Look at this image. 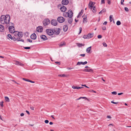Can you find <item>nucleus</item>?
<instances>
[{"label": "nucleus", "mask_w": 131, "mask_h": 131, "mask_svg": "<svg viewBox=\"0 0 131 131\" xmlns=\"http://www.w3.org/2000/svg\"><path fill=\"white\" fill-rule=\"evenodd\" d=\"M17 41H21L23 42H24V40L20 38H17Z\"/></svg>", "instance_id": "26"}, {"label": "nucleus", "mask_w": 131, "mask_h": 131, "mask_svg": "<svg viewBox=\"0 0 131 131\" xmlns=\"http://www.w3.org/2000/svg\"><path fill=\"white\" fill-rule=\"evenodd\" d=\"M69 18L68 19V23L69 24H71L72 23L73 19L72 17H69Z\"/></svg>", "instance_id": "22"}, {"label": "nucleus", "mask_w": 131, "mask_h": 131, "mask_svg": "<svg viewBox=\"0 0 131 131\" xmlns=\"http://www.w3.org/2000/svg\"><path fill=\"white\" fill-rule=\"evenodd\" d=\"M30 108L31 110H34V108L33 107H30Z\"/></svg>", "instance_id": "60"}, {"label": "nucleus", "mask_w": 131, "mask_h": 131, "mask_svg": "<svg viewBox=\"0 0 131 131\" xmlns=\"http://www.w3.org/2000/svg\"><path fill=\"white\" fill-rule=\"evenodd\" d=\"M53 34L58 35L60 33V29L58 28H56L53 29Z\"/></svg>", "instance_id": "2"}, {"label": "nucleus", "mask_w": 131, "mask_h": 131, "mask_svg": "<svg viewBox=\"0 0 131 131\" xmlns=\"http://www.w3.org/2000/svg\"><path fill=\"white\" fill-rule=\"evenodd\" d=\"M121 24V23L119 21H118L116 22V24L117 25H119Z\"/></svg>", "instance_id": "34"}, {"label": "nucleus", "mask_w": 131, "mask_h": 131, "mask_svg": "<svg viewBox=\"0 0 131 131\" xmlns=\"http://www.w3.org/2000/svg\"><path fill=\"white\" fill-rule=\"evenodd\" d=\"M58 76L64 77H66V75L64 74H59L58 75Z\"/></svg>", "instance_id": "29"}, {"label": "nucleus", "mask_w": 131, "mask_h": 131, "mask_svg": "<svg viewBox=\"0 0 131 131\" xmlns=\"http://www.w3.org/2000/svg\"><path fill=\"white\" fill-rule=\"evenodd\" d=\"M107 118H111V116L109 115L107 116Z\"/></svg>", "instance_id": "61"}, {"label": "nucleus", "mask_w": 131, "mask_h": 131, "mask_svg": "<svg viewBox=\"0 0 131 131\" xmlns=\"http://www.w3.org/2000/svg\"><path fill=\"white\" fill-rule=\"evenodd\" d=\"M30 38L33 39H35L36 38V36L35 33H33L30 36Z\"/></svg>", "instance_id": "13"}, {"label": "nucleus", "mask_w": 131, "mask_h": 131, "mask_svg": "<svg viewBox=\"0 0 131 131\" xmlns=\"http://www.w3.org/2000/svg\"><path fill=\"white\" fill-rule=\"evenodd\" d=\"M64 18L62 17H59L57 18L58 21L61 23H63L64 21Z\"/></svg>", "instance_id": "6"}, {"label": "nucleus", "mask_w": 131, "mask_h": 131, "mask_svg": "<svg viewBox=\"0 0 131 131\" xmlns=\"http://www.w3.org/2000/svg\"><path fill=\"white\" fill-rule=\"evenodd\" d=\"M80 56H81L84 57L85 56V54H80Z\"/></svg>", "instance_id": "55"}, {"label": "nucleus", "mask_w": 131, "mask_h": 131, "mask_svg": "<svg viewBox=\"0 0 131 131\" xmlns=\"http://www.w3.org/2000/svg\"><path fill=\"white\" fill-rule=\"evenodd\" d=\"M82 28L81 27H80L79 28V30H80V32H79V34H80L81 32L82 31Z\"/></svg>", "instance_id": "45"}, {"label": "nucleus", "mask_w": 131, "mask_h": 131, "mask_svg": "<svg viewBox=\"0 0 131 131\" xmlns=\"http://www.w3.org/2000/svg\"><path fill=\"white\" fill-rule=\"evenodd\" d=\"M83 23H86L87 21V19L86 18V17L85 18H83Z\"/></svg>", "instance_id": "28"}, {"label": "nucleus", "mask_w": 131, "mask_h": 131, "mask_svg": "<svg viewBox=\"0 0 131 131\" xmlns=\"http://www.w3.org/2000/svg\"><path fill=\"white\" fill-rule=\"evenodd\" d=\"M29 82H30L31 83H35V82L34 81H33L31 80H30L29 81Z\"/></svg>", "instance_id": "63"}, {"label": "nucleus", "mask_w": 131, "mask_h": 131, "mask_svg": "<svg viewBox=\"0 0 131 131\" xmlns=\"http://www.w3.org/2000/svg\"><path fill=\"white\" fill-rule=\"evenodd\" d=\"M124 0H121V4L122 5H124L123 2H124Z\"/></svg>", "instance_id": "40"}, {"label": "nucleus", "mask_w": 131, "mask_h": 131, "mask_svg": "<svg viewBox=\"0 0 131 131\" xmlns=\"http://www.w3.org/2000/svg\"><path fill=\"white\" fill-rule=\"evenodd\" d=\"M69 1L68 0H62V3L63 5H67L68 4Z\"/></svg>", "instance_id": "12"}, {"label": "nucleus", "mask_w": 131, "mask_h": 131, "mask_svg": "<svg viewBox=\"0 0 131 131\" xmlns=\"http://www.w3.org/2000/svg\"><path fill=\"white\" fill-rule=\"evenodd\" d=\"M46 32L48 35L50 36L52 35L53 34V29H47L46 30Z\"/></svg>", "instance_id": "4"}, {"label": "nucleus", "mask_w": 131, "mask_h": 131, "mask_svg": "<svg viewBox=\"0 0 131 131\" xmlns=\"http://www.w3.org/2000/svg\"><path fill=\"white\" fill-rule=\"evenodd\" d=\"M12 39H13L14 41H16V40H17V38H16L15 37H14L13 36V37H12Z\"/></svg>", "instance_id": "37"}, {"label": "nucleus", "mask_w": 131, "mask_h": 131, "mask_svg": "<svg viewBox=\"0 0 131 131\" xmlns=\"http://www.w3.org/2000/svg\"><path fill=\"white\" fill-rule=\"evenodd\" d=\"M20 115L21 116H23L24 115V113H22L20 114Z\"/></svg>", "instance_id": "62"}, {"label": "nucleus", "mask_w": 131, "mask_h": 131, "mask_svg": "<svg viewBox=\"0 0 131 131\" xmlns=\"http://www.w3.org/2000/svg\"><path fill=\"white\" fill-rule=\"evenodd\" d=\"M125 10L126 11L128 12L129 11V10L128 8L126 7H125L124 8Z\"/></svg>", "instance_id": "43"}, {"label": "nucleus", "mask_w": 131, "mask_h": 131, "mask_svg": "<svg viewBox=\"0 0 131 131\" xmlns=\"http://www.w3.org/2000/svg\"><path fill=\"white\" fill-rule=\"evenodd\" d=\"M91 47L90 46L88 48L86 49V52L88 53H91V52H90L91 49Z\"/></svg>", "instance_id": "19"}, {"label": "nucleus", "mask_w": 131, "mask_h": 131, "mask_svg": "<svg viewBox=\"0 0 131 131\" xmlns=\"http://www.w3.org/2000/svg\"><path fill=\"white\" fill-rule=\"evenodd\" d=\"M91 9L93 13H95L96 12V9L95 6L93 7L92 9Z\"/></svg>", "instance_id": "25"}, {"label": "nucleus", "mask_w": 131, "mask_h": 131, "mask_svg": "<svg viewBox=\"0 0 131 131\" xmlns=\"http://www.w3.org/2000/svg\"><path fill=\"white\" fill-rule=\"evenodd\" d=\"M111 102V103H113V104H117L118 103V102H113V101H112Z\"/></svg>", "instance_id": "52"}, {"label": "nucleus", "mask_w": 131, "mask_h": 131, "mask_svg": "<svg viewBox=\"0 0 131 131\" xmlns=\"http://www.w3.org/2000/svg\"><path fill=\"white\" fill-rule=\"evenodd\" d=\"M40 38L44 40H45L47 39V38L46 36L45 35H41L40 36Z\"/></svg>", "instance_id": "14"}, {"label": "nucleus", "mask_w": 131, "mask_h": 131, "mask_svg": "<svg viewBox=\"0 0 131 131\" xmlns=\"http://www.w3.org/2000/svg\"><path fill=\"white\" fill-rule=\"evenodd\" d=\"M18 37L20 38H21L23 37V34L22 32H18Z\"/></svg>", "instance_id": "18"}, {"label": "nucleus", "mask_w": 131, "mask_h": 131, "mask_svg": "<svg viewBox=\"0 0 131 131\" xmlns=\"http://www.w3.org/2000/svg\"><path fill=\"white\" fill-rule=\"evenodd\" d=\"M27 40L29 42H32V41L30 39H27Z\"/></svg>", "instance_id": "58"}, {"label": "nucleus", "mask_w": 131, "mask_h": 131, "mask_svg": "<svg viewBox=\"0 0 131 131\" xmlns=\"http://www.w3.org/2000/svg\"><path fill=\"white\" fill-rule=\"evenodd\" d=\"M66 44V42L64 41H63L60 42V44H59V45L60 47H61L63 46H65Z\"/></svg>", "instance_id": "10"}, {"label": "nucleus", "mask_w": 131, "mask_h": 131, "mask_svg": "<svg viewBox=\"0 0 131 131\" xmlns=\"http://www.w3.org/2000/svg\"><path fill=\"white\" fill-rule=\"evenodd\" d=\"M83 71L90 72L92 71V70L91 69L89 70L87 69H85L83 70Z\"/></svg>", "instance_id": "20"}, {"label": "nucleus", "mask_w": 131, "mask_h": 131, "mask_svg": "<svg viewBox=\"0 0 131 131\" xmlns=\"http://www.w3.org/2000/svg\"><path fill=\"white\" fill-rule=\"evenodd\" d=\"M63 30L64 31H66L68 29V27L67 25H65L63 26Z\"/></svg>", "instance_id": "17"}, {"label": "nucleus", "mask_w": 131, "mask_h": 131, "mask_svg": "<svg viewBox=\"0 0 131 131\" xmlns=\"http://www.w3.org/2000/svg\"><path fill=\"white\" fill-rule=\"evenodd\" d=\"M43 28L41 26H39L36 29L37 31L40 32H42L43 31Z\"/></svg>", "instance_id": "9"}, {"label": "nucleus", "mask_w": 131, "mask_h": 131, "mask_svg": "<svg viewBox=\"0 0 131 131\" xmlns=\"http://www.w3.org/2000/svg\"><path fill=\"white\" fill-rule=\"evenodd\" d=\"M4 30V27L3 25H0V31L3 32Z\"/></svg>", "instance_id": "16"}, {"label": "nucleus", "mask_w": 131, "mask_h": 131, "mask_svg": "<svg viewBox=\"0 0 131 131\" xmlns=\"http://www.w3.org/2000/svg\"><path fill=\"white\" fill-rule=\"evenodd\" d=\"M103 44L104 47H106L107 46V45L104 42L103 43Z\"/></svg>", "instance_id": "39"}, {"label": "nucleus", "mask_w": 131, "mask_h": 131, "mask_svg": "<svg viewBox=\"0 0 131 131\" xmlns=\"http://www.w3.org/2000/svg\"><path fill=\"white\" fill-rule=\"evenodd\" d=\"M19 62L16 61H15V64L17 65H19Z\"/></svg>", "instance_id": "32"}, {"label": "nucleus", "mask_w": 131, "mask_h": 131, "mask_svg": "<svg viewBox=\"0 0 131 131\" xmlns=\"http://www.w3.org/2000/svg\"><path fill=\"white\" fill-rule=\"evenodd\" d=\"M83 62H78L77 64V65H80L81 64H82Z\"/></svg>", "instance_id": "36"}, {"label": "nucleus", "mask_w": 131, "mask_h": 131, "mask_svg": "<svg viewBox=\"0 0 131 131\" xmlns=\"http://www.w3.org/2000/svg\"><path fill=\"white\" fill-rule=\"evenodd\" d=\"M81 98L84 99H86V98L85 97H79V98L77 99L76 100H80V99H81Z\"/></svg>", "instance_id": "35"}, {"label": "nucleus", "mask_w": 131, "mask_h": 131, "mask_svg": "<svg viewBox=\"0 0 131 131\" xmlns=\"http://www.w3.org/2000/svg\"><path fill=\"white\" fill-rule=\"evenodd\" d=\"M24 49H29L30 48V47H24Z\"/></svg>", "instance_id": "48"}, {"label": "nucleus", "mask_w": 131, "mask_h": 131, "mask_svg": "<svg viewBox=\"0 0 131 131\" xmlns=\"http://www.w3.org/2000/svg\"><path fill=\"white\" fill-rule=\"evenodd\" d=\"M8 37L9 38L12 40V37L11 35L10 34H8Z\"/></svg>", "instance_id": "33"}, {"label": "nucleus", "mask_w": 131, "mask_h": 131, "mask_svg": "<svg viewBox=\"0 0 131 131\" xmlns=\"http://www.w3.org/2000/svg\"><path fill=\"white\" fill-rule=\"evenodd\" d=\"M60 10L62 12H64L66 11L67 8L65 6H63L61 7Z\"/></svg>", "instance_id": "11"}, {"label": "nucleus", "mask_w": 131, "mask_h": 131, "mask_svg": "<svg viewBox=\"0 0 131 131\" xmlns=\"http://www.w3.org/2000/svg\"><path fill=\"white\" fill-rule=\"evenodd\" d=\"M23 80H25V81H28V82H29V80H28V79H26L24 78H23Z\"/></svg>", "instance_id": "44"}, {"label": "nucleus", "mask_w": 131, "mask_h": 131, "mask_svg": "<svg viewBox=\"0 0 131 131\" xmlns=\"http://www.w3.org/2000/svg\"><path fill=\"white\" fill-rule=\"evenodd\" d=\"M83 38L84 39H87L88 38L87 35H84L83 36Z\"/></svg>", "instance_id": "42"}, {"label": "nucleus", "mask_w": 131, "mask_h": 131, "mask_svg": "<svg viewBox=\"0 0 131 131\" xmlns=\"http://www.w3.org/2000/svg\"><path fill=\"white\" fill-rule=\"evenodd\" d=\"M112 15H111L110 16V20L111 22H112V21L113 18H112Z\"/></svg>", "instance_id": "30"}, {"label": "nucleus", "mask_w": 131, "mask_h": 131, "mask_svg": "<svg viewBox=\"0 0 131 131\" xmlns=\"http://www.w3.org/2000/svg\"><path fill=\"white\" fill-rule=\"evenodd\" d=\"M8 29L9 31L11 33H13L15 32L14 27L13 26H10Z\"/></svg>", "instance_id": "5"}, {"label": "nucleus", "mask_w": 131, "mask_h": 131, "mask_svg": "<svg viewBox=\"0 0 131 131\" xmlns=\"http://www.w3.org/2000/svg\"><path fill=\"white\" fill-rule=\"evenodd\" d=\"M77 46L79 47H81L83 46L82 44L80 43H77Z\"/></svg>", "instance_id": "31"}, {"label": "nucleus", "mask_w": 131, "mask_h": 131, "mask_svg": "<svg viewBox=\"0 0 131 131\" xmlns=\"http://www.w3.org/2000/svg\"><path fill=\"white\" fill-rule=\"evenodd\" d=\"M3 101H2L0 102V105L2 107H3Z\"/></svg>", "instance_id": "38"}, {"label": "nucleus", "mask_w": 131, "mask_h": 131, "mask_svg": "<svg viewBox=\"0 0 131 131\" xmlns=\"http://www.w3.org/2000/svg\"><path fill=\"white\" fill-rule=\"evenodd\" d=\"M58 22L56 20L53 19L51 21V24L53 25L56 26Z\"/></svg>", "instance_id": "7"}, {"label": "nucleus", "mask_w": 131, "mask_h": 131, "mask_svg": "<svg viewBox=\"0 0 131 131\" xmlns=\"http://www.w3.org/2000/svg\"><path fill=\"white\" fill-rule=\"evenodd\" d=\"M93 34L89 33L87 35L88 38H90L92 37L93 36Z\"/></svg>", "instance_id": "21"}, {"label": "nucleus", "mask_w": 131, "mask_h": 131, "mask_svg": "<svg viewBox=\"0 0 131 131\" xmlns=\"http://www.w3.org/2000/svg\"><path fill=\"white\" fill-rule=\"evenodd\" d=\"M50 23L49 20L48 18L44 19L43 22V23L44 26H46L49 24Z\"/></svg>", "instance_id": "3"}, {"label": "nucleus", "mask_w": 131, "mask_h": 131, "mask_svg": "<svg viewBox=\"0 0 131 131\" xmlns=\"http://www.w3.org/2000/svg\"><path fill=\"white\" fill-rule=\"evenodd\" d=\"M102 36L101 35H98L97 36V38H98L100 39L102 38Z\"/></svg>", "instance_id": "46"}, {"label": "nucleus", "mask_w": 131, "mask_h": 131, "mask_svg": "<svg viewBox=\"0 0 131 131\" xmlns=\"http://www.w3.org/2000/svg\"><path fill=\"white\" fill-rule=\"evenodd\" d=\"M102 29L103 30H105L106 29V27L105 26L103 27H102Z\"/></svg>", "instance_id": "50"}, {"label": "nucleus", "mask_w": 131, "mask_h": 131, "mask_svg": "<svg viewBox=\"0 0 131 131\" xmlns=\"http://www.w3.org/2000/svg\"><path fill=\"white\" fill-rule=\"evenodd\" d=\"M107 22L106 21H105L104 23L103 24L104 25H106L107 24Z\"/></svg>", "instance_id": "57"}, {"label": "nucleus", "mask_w": 131, "mask_h": 131, "mask_svg": "<svg viewBox=\"0 0 131 131\" xmlns=\"http://www.w3.org/2000/svg\"><path fill=\"white\" fill-rule=\"evenodd\" d=\"M19 66H23L24 65L23 64V63H22L19 62Z\"/></svg>", "instance_id": "47"}, {"label": "nucleus", "mask_w": 131, "mask_h": 131, "mask_svg": "<svg viewBox=\"0 0 131 131\" xmlns=\"http://www.w3.org/2000/svg\"><path fill=\"white\" fill-rule=\"evenodd\" d=\"M68 17H72L73 16V13L71 10H69L67 13Z\"/></svg>", "instance_id": "8"}, {"label": "nucleus", "mask_w": 131, "mask_h": 131, "mask_svg": "<svg viewBox=\"0 0 131 131\" xmlns=\"http://www.w3.org/2000/svg\"><path fill=\"white\" fill-rule=\"evenodd\" d=\"M72 88L74 89H79L81 88H83V87H78L76 86H72Z\"/></svg>", "instance_id": "23"}, {"label": "nucleus", "mask_w": 131, "mask_h": 131, "mask_svg": "<svg viewBox=\"0 0 131 131\" xmlns=\"http://www.w3.org/2000/svg\"><path fill=\"white\" fill-rule=\"evenodd\" d=\"M112 94L113 95H116L117 94V92L115 91H114L112 92Z\"/></svg>", "instance_id": "41"}, {"label": "nucleus", "mask_w": 131, "mask_h": 131, "mask_svg": "<svg viewBox=\"0 0 131 131\" xmlns=\"http://www.w3.org/2000/svg\"><path fill=\"white\" fill-rule=\"evenodd\" d=\"M102 13H104L106 12V10L105 9H104L103 10H102Z\"/></svg>", "instance_id": "49"}, {"label": "nucleus", "mask_w": 131, "mask_h": 131, "mask_svg": "<svg viewBox=\"0 0 131 131\" xmlns=\"http://www.w3.org/2000/svg\"><path fill=\"white\" fill-rule=\"evenodd\" d=\"M45 122L46 123H48L49 122V121L47 120H45Z\"/></svg>", "instance_id": "53"}, {"label": "nucleus", "mask_w": 131, "mask_h": 131, "mask_svg": "<svg viewBox=\"0 0 131 131\" xmlns=\"http://www.w3.org/2000/svg\"><path fill=\"white\" fill-rule=\"evenodd\" d=\"M5 100L7 102H9V99L8 97L7 96L5 97Z\"/></svg>", "instance_id": "27"}, {"label": "nucleus", "mask_w": 131, "mask_h": 131, "mask_svg": "<svg viewBox=\"0 0 131 131\" xmlns=\"http://www.w3.org/2000/svg\"><path fill=\"white\" fill-rule=\"evenodd\" d=\"M73 69V68H69V67L67 68V69Z\"/></svg>", "instance_id": "64"}, {"label": "nucleus", "mask_w": 131, "mask_h": 131, "mask_svg": "<svg viewBox=\"0 0 131 131\" xmlns=\"http://www.w3.org/2000/svg\"><path fill=\"white\" fill-rule=\"evenodd\" d=\"M55 63H56L58 64L59 65H60V62H55Z\"/></svg>", "instance_id": "59"}, {"label": "nucleus", "mask_w": 131, "mask_h": 131, "mask_svg": "<svg viewBox=\"0 0 131 131\" xmlns=\"http://www.w3.org/2000/svg\"><path fill=\"white\" fill-rule=\"evenodd\" d=\"M108 0V2L107 3L109 4H110L111 3V0Z\"/></svg>", "instance_id": "51"}, {"label": "nucleus", "mask_w": 131, "mask_h": 131, "mask_svg": "<svg viewBox=\"0 0 131 131\" xmlns=\"http://www.w3.org/2000/svg\"><path fill=\"white\" fill-rule=\"evenodd\" d=\"M87 63V62L86 61H85L83 62L82 64L84 65Z\"/></svg>", "instance_id": "56"}, {"label": "nucleus", "mask_w": 131, "mask_h": 131, "mask_svg": "<svg viewBox=\"0 0 131 131\" xmlns=\"http://www.w3.org/2000/svg\"><path fill=\"white\" fill-rule=\"evenodd\" d=\"M93 3L92 2H90L89 3V8L90 9H92L93 7Z\"/></svg>", "instance_id": "15"}, {"label": "nucleus", "mask_w": 131, "mask_h": 131, "mask_svg": "<svg viewBox=\"0 0 131 131\" xmlns=\"http://www.w3.org/2000/svg\"><path fill=\"white\" fill-rule=\"evenodd\" d=\"M83 11H84V10L83 9H82L81 10V12H80V13H79L77 16L78 18H79V16H81V15L83 13Z\"/></svg>", "instance_id": "24"}, {"label": "nucleus", "mask_w": 131, "mask_h": 131, "mask_svg": "<svg viewBox=\"0 0 131 131\" xmlns=\"http://www.w3.org/2000/svg\"><path fill=\"white\" fill-rule=\"evenodd\" d=\"M10 19V16L9 15H6L5 16L2 15L1 17L0 21L2 24H9Z\"/></svg>", "instance_id": "1"}, {"label": "nucleus", "mask_w": 131, "mask_h": 131, "mask_svg": "<svg viewBox=\"0 0 131 131\" xmlns=\"http://www.w3.org/2000/svg\"><path fill=\"white\" fill-rule=\"evenodd\" d=\"M101 4H104L105 3L104 0H101Z\"/></svg>", "instance_id": "54"}]
</instances>
